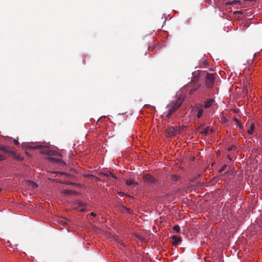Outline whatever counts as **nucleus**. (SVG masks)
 I'll return each instance as SVG.
<instances>
[{
	"instance_id": "1",
	"label": "nucleus",
	"mask_w": 262,
	"mask_h": 262,
	"mask_svg": "<svg viewBox=\"0 0 262 262\" xmlns=\"http://www.w3.org/2000/svg\"><path fill=\"white\" fill-rule=\"evenodd\" d=\"M183 100L181 98L177 99L176 102H172L166 106L168 109V112L166 114V117L167 118H170L172 115L180 107Z\"/></svg>"
},
{
	"instance_id": "2",
	"label": "nucleus",
	"mask_w": 262,
	"mask_h": 262,
	"mask_svg": "<svg viewBox=\"0 0 262 262\" xmlns=\"http://www.w3.org/2000/svg\"><path fill=\"white\" fill-rule=\"evenodd\" d=\"M216 75V74L215 73H206L205 79V83L206 86L208 88H211L213 87L215 81V77Z\"/></svg>"
},
{
	"instance_id": "3",
	"label": "nucleus",
	"mask_w": 262,
	"mask_h": 262,
	"mask_svg": "<svg viewBox=\"0 0 262 262\" xmlns=\"http://www.w3.org/2000/svg\"><path fill=\"white\" fill-rule=\"evenodd\" d=\"M198 78H194L191 81V88L190 90V94H192L194 92L196 91L201 86V84H198Z\"/></svg>"
},
{
	"instance_id": "4",
	"label": "nucleus",
	"mask_w": 262,
	"mask_h": 262,
	"mask_svg": "<svg viewBox=\"0 0 262 262\" xmlns=\"http://www.w3.org/2000/svg\"><path fill=\"white\" fill-rule=\"evenodd\" d=\"M143 179L145 183L148 184H156L157 182V180L150 174L144 175Z\"/></svg>"
},
{
	"instance_id": "5",
	"label": "nucleus",
	"mask_w": 262,
	"mask_h": 262,
	"mask_svg": "<svg viewBox=\"0 0 262 262\" xmlns=\"http://www.w3.org/2000/svg\"><path fill=\"white\" fill-rule=\"evenodd\" d=\"M192 110L195 112H196V116L198 118L202 117L204 112L202 105L199 104L196 105Z\"/></svg>"
},
{
	"instance_id": "6",
	"label": "nucleus",
	"mask_w": 262,
	"mask_h": 262,
	"mask_svg": "<svg viewBox=\"0 0 262 262\" xmlns=\"http://www.w3.org/2000/svg\"><path fill=\"white\" fill-rule=\"evenodd\" d=\"M11 152L13 154H11L10 152H8V154L14 158L15 160H18V161H21L23 160V158L21 157L20 155H17L15 152L11 150Z\"/></svg>"
},
{
	"instance_id": "7",
	"label": "nucleus",
	"mask_w": 262,
	"mask_h": 262,
	"mask_svg": "<svg viewBox=\"0 0 262 262\" xmlns=\"http://www.w3.org/2000/svg\"><path fill=\"white\" fill-rule=\"evenodd\" d=\"M0 150L7 153V154H8V152L13 154L11 152V148L9 146H5L3 144H0Z\"/></svg>"
},
{
	"instance_id": "8",
	"label": "nucleus",
	"mask_w": 262,
	"mask_h": 262,
	"mask_svg": "<svg viewBox=\"0 0 262 262\" xmlns=\"http://www.w3.org/2000/svg\"><path fill=\"white\" fill-rule=\"evenodd\" d=\"M171 238L172 240V244L173 245H178L181 241V238L177 235H173Z\"/></svg>"
},
{
	"instance_id": "9",
	"label": "nucleus",
	"mask_w": 262,
	"mask_h": 262,
	"mask_svg": "<svg viewBox=\"0 0 262 262\" xmlns=\"http://www.w3.org/2000/svg\"><path fill=\"white\" fill-rule=\"evenodd\" d=\"M214 100L213 99H210L209 100L205 102L204 107L206 108H209L214 102Z\"/></svg>"
},
{
	"instance_id": "10",
	"label": "nucleus",
	"mask_w": 262,
	"mask_h": 262,
	"mask_svg": "<svg viewBox=\"0 0 262 262\" xmlns=\"http://www.w3.org/2000/svg\"><path fill=\"white\" fill-rule=\"evenodd\" d=\"M27 147L30 149L41 148L42 146L39 144L32 143L27 145Z\"/></svg>"
},
{
	"instance_id": "11",
	"label": "nucleus",
	"mask_w": 262,
	"mask_h": 262,
	"mask_svg": "<svg viewBox=\"0 0 262 262\" xmlns=\"http://www.w3.org/2000/svg\"><path fill=\"white\" fill-rule=\"evenodd\" d=\"M42 153L43 154H47L48 155H49V156H51V155H56V154H55L53 151H51V150H49V149L48 148H46L45 149H43V150H42L41 151Z\"/></svg>"
},
{
	"instance_id": "12",
	"label": "nucleus",
	"mask_w": 262,
	"mask_h": 262,
	"mask_svg": "<svg viewBox=\"0 0 262 262\" xmlns=\"http://www.w3.org/2000/svg\"><path fill=\"white\" fill-rule=\"evenodd\" d=\"M125 184L127 185H132L135 186L137 185V183L135 182L134 181L132 180L131 179L126 180L125 181Z\"/></svg>"
},
{
	"instance_id": "13",
	"label": "nucleus",
	"mask_w": 262,
	"mask_h": 262,
	"mask_svg": "<svg viewBox=\"0 0 262 262\" xmlns=\"http://www.w3.org/2000/svg\"><path fill=\"white\" fill-rule=\"evenodd\" d=\"M239 4H241L240 1H237V0H233L231 2H229L226 3V5H234Z\"/></svg>"
},
{
	"instance_id": "14",
	"label": "nucleus",
	"mask_w": 262,
	"mask_h": 262,
	"mask_svg": "<svg viewBox=\"0 0 262 262\" xmlns=\"http://www.w3.org/2000/svg\"><path fill=\"white\" fill-rule=\"evenodd\" d=\"M104 176H106L108 179H110L112 178L114 179H116V177L111 172H106L103 173Z\"/></svg>"
},
{
	"instance_id": "15",
	"label": "nucleus",
	"mask_w": 262,
	"mask_h": 262,
	"mask_svg": "<svg viewBox=\"0 0 262 262\" xmlns=\"http://www.w3.org/2000/svg\"><path fill=\"white\" fill-rule=\"evenodd\" d=\"M254 129V124H252L250 126V128L247 130V133L249 135H252L253 133V130Z\"/></svg>"
},
{
	"instance_id": "16",
	"label": "nucleus",
	"mask_w": 262,
	"mask_h": 262,
	"mask_svg": "<svg viewBox=\"0 0 262 262\" xmlns=\"http://www.w3.org/2000/svg\"><path fill=\"white\" fill-rule=\"evenodd\" d=\"M234 121L236 122L240 129H243L244 128V125L241 123L238 119L237 118H234Z\"/></svg>"
},
{
	"instance_id": "17",
	"label": "nucleus",
	"mask_w": 262,
	"mask_h": 262,
	"mask_svg": "<svg viewBox=\"0 0 262 262\" xmlns=\"http://www.w3.org/2000/svg\"><path fill=\"white\" fill-rule=\"evenodd\" d=\"M29 186H31L33 189H35V188H37V184H36L35 183H34V182H32V181H29Z\"/></svg>"
},
{
	"instance_id": "18",
	"label": "nucleus",
	"mask_w": 262,
	"mask_h": 262,
	"mask_svg": "<svg viewBox=\"0 0 262 262\" xmlns=\"http://www.w3.org/2000/svg\"><path fill=\"white\" fill-rule=\"evenodd\" d=\"M209 127H206L203 132H202V133L204 135V136H207V134H208L209 133Z\"/></svg>"
},
{
	"instance_id": "19",
	"label": "nucleus",
	"mask_w": 262,
	"mask_h": 262,
	"mask_svg": "<svg viewBox=\"0 0 262 262\" xmlns=\"http://www.w3.org/2000/svg\"><path fill=\"white\" fill-rule=\"evenodd\" d=\"M173 230H174L176 232H180V227L178 225H175L173 227Z\"/></svg>"
},
{
	"instance_id": "20",
	"label": "nucleus",
	"mask_w": 262,
	"mask_h": 262,
	"mask_svg": "<svg viewBox=\"0 0 262 262\" xmlns=\"http://www.w3.org/2000/svg\"><path fill=\"white\" fill-rule=\"evenodd\" d=\"M226 167H227L226 165H223V166L220 168V169L219 170V172L220 173H222V172H223L224 171H225V169H226Z\"/></svg>"
},
{
	"instance_id": "21",
	"label": "nucleus",
	"mask_w": 262,
	"mask_h": 262,
	"mask_svg": "<svg viewBox=\"0 0 262 262\" xmlns=\"http://www.w3.org/2000/svg\"><path fill=\"white\" fill-rule=\"evenodd\" d=\"M178 180V177L176 175H172L171 176V180L174 182H176Z\"/></svg>"
},
{
	"instance_id": "22",
	"label": "nucleus",
	"mask_w": 262,
	"mask_h": 262,
	"mask_svg": "<svg viewBox=\"0 0 262 262\" xmlns=\"http://www.w3.org/2000/svg\"><path fill=\"white\" fill-rule=\"evenodd\" d=\"M122 211H123V210H125L126 212H129V208H127L126 207H125V206H123H123H122Z\"/></svg>"
},
{
	"instance_id": "23",
	"label": "nucleus",
	"mask_w": 262,
	"mask_h": 262,
	"mask_svg": "<svg viewBox=\"0 0 262 262\" xmlns=\"http://www.w3.org/2000/svg\"><path fill=\"white\" fill-rule=\"evenodd\" d=\"M6 159V157L0 154V161H4Z\"/></svg>"
},
{
	"instance_id": "24",
	"label": "nucleus",
	"mask_w": 262,
	"mask_h": 262,
	"mask_svg": "<svg viewBox=\"0 0 262 262\" xmlns=\"http://www.w3.org/2000/svg\"><path fill=\"white\" fill-rule=\"evenodd\" d=\"M235 148H236V147H235V146H231V147H230L228 148V150H229V151H231V150H232L235 149Z\"/></svg>"
},
{
	"instance_id": "25",
	"label": "nucleus",
	"mask_w": 262,
	"mask_h": 262,
	"mask_svg": "<svg viewBox=\"0 0 262 262\" xmlns=\"http://www.w3.org/2000/svg\"><path fill=\"white\" fill-rule=\"evenodd\" d=\"M14 143L15 145H19V142L16 140H14Z\"/></svg>"
},
{
	"instance_id": "26",
	"label": "nucleus",
	"mask_w": 262,
	"mask_h": 262,
	"mask_svg": "<svg viewBox=\"0 0 262 262\" xmlns=\"http://www.w3.org/2000/svg\"><path fill=\"white\" fill-rule=\"evenodd\" d=\"M54 159L56 160V161L58 162H62V160H61V159H58V160H56V159Z\"/></svg>"
},
{
	"instance_id": "27",
	"label": "nucleus",
	"mask_w": 262,
	"mask_h": 262,
	"mask_svg": "<svg viewBox=\"0 0 262 262\" xmlns=\"http://www.w3.org/2000/svg\"><path fill=\"white\" fill-rule=\"evenodd\" d=\"M91 215L93 216H95L96 215V214L94 212H91Z\"/></svg>"
},
{
	"instance_id": "28",
	"label": "nucleus",
	"mask_w": 262,
	"mask_h": 262,
	"mask_svg": "<svg viewBox=\"0 0 262 262\" xmlns=\"http://www.w3.org/2000/svg\"><path fill=\"white\" fill-rule=\"evenodd\" d=\"M72 191H71V190H69V191H68L67 192V193L68 194H72Z\"/></svg>"
},
{
	"instance_id": "29",
	"label": "nucleus",
	"mask_w": 262,
	"mask_h": 262,
	"mask_svg": "<svg viewBox=\"0 0 262 262\" xmlns=\"http://www.w3.org/2000/svg\"><path fill=\"white\" fill-rule=\"evenodd\" d=\"M61 223L63 225V226H64V225L67 224V223L65 222L61 221Z\"/></svg>"
},
{
	"instance_id": "30",
	"label": "nucleus",
	"mask_w": 262,
	"mask_h": 262,
	"mask_svg": "<svg viewBox=\"0 0 262 262\" xmlns=\"http://www.w3.org/2000/svg\"><path fill=\"white\" fill-rule=\"evenodd\" d=\"M201 125H200V126H198V127L196 128V129H197L198 130H200V129H201Z\"/></svg>"
},
{
	"instance_id": "31",
	"label": "nucleus",
	"mask_w": 262,
	"mask_h": 262,
	"mask_svg": "<svg viewBox=\"0 0 262 262\" xmlns=\"http://www.w3.org/2000/svg\"><path fill=\"white\" fill-rule=\"evenodd\" d=\"M228 158L229 160H230V161L232 160V159L230 156H228Z\"/></svg>"
},
{
	"instance_id": "32",
	"label": "nucleus",
	"mask_w": 262,
	"mask_h": 262,
	"mask_svg": "<svg viewBox=\"0 0 262 262\" xmlns=\"http://www.w3.org/2000/svg\"><path fill=\"white\" fill-rule=\"evenodd\" d=\"M210 132H211V133H213L214 132V129H211Z\"/></svg>"
},
{
	"instance_id": "33",
	"label": "nucleus",
	"mask_w": 262,
	"mask_h": 262,
	"mask_svg": "<svg viewBox=\"0 0 262 262\" xmlns=\"http://www.w3.org/2000/svg\"><path fill=\"white\" fill-rule=\"evenodd\" d=\"M78 204H83L81 202H79Z\"/></svg>"
},
{
	"instance_id": "34",
	"label": "nucleus",
	"mask_w": 262,
	"mask_h": 262,
	"mask_svg": "<svg viewBox=\"0 0 262 262\" xmlns=\"http://www.w3.org/2000/svg\"><path fill=\"white\" fill-rule=\"evenodd\" d=\"M81 210L82 211H84V209L83 208H81Z\"/></svg>"
},
{
	"instance_id": "35",
	"label": "nucleus",
	"mask_w": 262,
	"mask_h": 262,
	"mask_svg": "<svg viewBox=\"0 0 262 262\" xmlns=\"http://www.w3.org/2000/svg\"><path fill=\"white\" fill-rule=\"evenodd\" d=\"M1 190H2V189H1V188H0V192L1 191Z\"/></svg>"
}]
</instances>
